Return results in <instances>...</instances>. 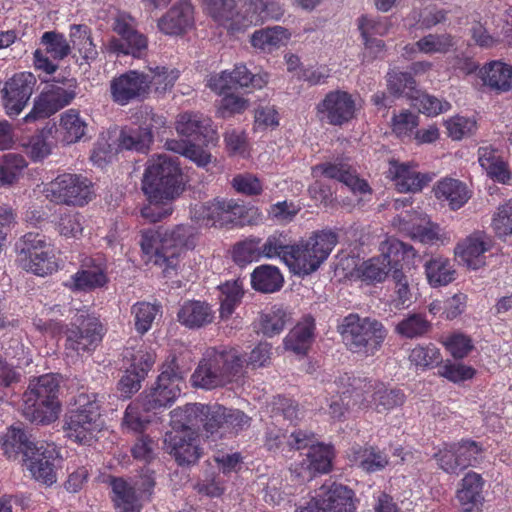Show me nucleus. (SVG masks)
I'll list each match as a JSON object with an SVG mask.
<instances>
[{
	"mask_svg": "<svg viewBox=\"0 0 512 512\" xmlns=\"http://www.w3.org/2000/svg\"><path fill=\"white\" fill-rule=\"evenodd\" d=\"M36 84L32 73H19L10 78L2 89V102L9 116H17L27 105Z\"/></svg>",
	"mask_w": 512,
	"mask_h": 512,
	"instance_id": "15",
	"label": "nucleus"
},
{
	"mask_svg": "<svg viewBox=\"0 0 512 512\" xmlns=\"http://www.w3.org/2000/svg\"><path fill=\"white\" fill-rule=\"evenodd\" d=\"M283 276L276 266L261 265L251 274L252 287L263 293H273L283 286Z\"/></svg>",
	"mask_w": 512,
	"mask_h": 512,
	"instance_id": "39",
	"label": "nucleus"
},
{
	"mask_svg": "<svg viewBox=\"0 0 512 512\" xmlns=\"http://www.w3.org/2000/svg\"><path fill=\"white\" fill-rule=\"evenodd\" d=\"M375 409L378 413H385L400 407L405 402V395L397 389L377 390L373 394Z\"/></svg>",
	"mask_w": 512,
	"mask_h": 512,
	"instance_id": "57",
	"label": "nucleus"
},
{
	"mask_svg": "<svg viewBox=\"0 0 512 512\" xmlns=\"http://www.w3.org/2000/svg\"><path fill=\"white\" fill-rule=\"evenodd\" d=\"M291 34L281 26H274L255 31L251 36V45L262 51L271 53L287 44Z\"/></svg>",
	"mask_w": 512,
	"mask_h": 512,
	"instance_id": "35",
	"label": "nucleus"
},
{
	"mask_svg": "<svg viewBox=\"0 0 512 512\" xmlns=\"http://www.w3.org/2000/svg\"><path fill=\"white\" fill-rule=\"evenodd\" d=\"M108 281L104 261L86 257L81 268L65 282V286L73 291H90L103 287Z\"/></svg>",
	"mask_w": 512,
	"mask_h": 512,
	"instance_id": "20",
	"label": "nucleus"
},
{
	"mask_svg": "<svg viewBox=\"0 0 512 512\" xmlns=\"http://www.w3.org/2000/svg\"><path fill=\"white\" fill-rule=\"evenodd\" d=\"M105 395L82 392L74 398L75 408L64 419L65 436L79 444H90L102 430L101 406Z\"/></svg>",
	"mask_w": 512,
	"mask_h": 512,
	"instance_id": "5",
	"label": "nucleus"
},
{
	"mask_svg": "<svg viewBox=\"0 0 512 512\" xmlns=\"http://www.w3.org/2000/svg\"><path fill=\"white\" fill-rule=\"evenodd\" d=\"M490 248V237L484 231H475L456 245L454 253L465 266L477 270L486 264L485 253Z\"/></svg>",
	"mask_w": 512,
	"mask_h": 512,
	"instance_id": "22",
	"label": "nucleus"
},
{
	"mask_svg": "<svg viewBox=\"0 0 512 512\" xmlns=\"http://www.w3.org/2000/svg\"><path fill=\"white\" fill-rule=\"evenodd\" d=\"M301 207L293 201H280L270 206L268 215L274 222L278 224L290 223L299 213Z\"/></svg>",
	"mask_w": 512,
	"mask_h": 512,
	"instance_id": "62",
	"label": "nucleus"
},
{
	"mask_svg": "<svg viewBox=\"0 0 512 512\" xmlns=\"http://www.w3.org/2000/svg\"><path fill=\"white\" fill-rule=\"evenodd\" d=\"M178 320L188 328H200L210 324L214 312L209 304L201 301L185 302L178 312Z\"/></svg>",
	"mask_w": 512,
	"mask_h": 512,
	"instance_id": "34",
	"label": "nucleus"
},
{
	"mask_svg": "<svg viewBox=\"0 0 512 512\" xmlns=\"http://www.w3.org/2000/svg\"><path fill=\"white\" fill-rule=\"evenodd\" d=\"M232 74L234 88L261 89L268 83V74H252L244 65H236L230 72Z\"/></svg>",
	"mask_w": 512,
	"mask_h": 512,
	"instance_id": "55",
	"label": "nucleus"
},
{
	"mask_svg": "<svg viewBox=\"0 0 512 512\" xmlns=\"http://www.w3.org/2000/svg\"><path fill=\"white\" fill-rule=\"evenodd\" d=\"M485 85L498 91H507L512 82V66L501 61H492L481 69Z\"/></svg>",
	"mask_w": 512,
	"mask_h": 512,
	"instance_id": "38",
	"label": "nucleus"
},
{
	"mask_svg": "<svg viewBox=\"0 0 512 512\" xmlns=\"http://www.w3.org/2000/svg\"><path fill=\"white\" fill-rule=\"evenodd\" d=\"M289 445L298 450L309 447L301 465L303 470L308 471L310 478L315 477L320 472V445L316 443L315 436L301 430L293 432Z\"/></svg>",
	"mask_w": 512,
	"mask_h": 512,
	"instance_id": "32",
	"label": "nucleus"
},
{
	"mask_svg": "<svg viewBox=\"0 0 512 512\" xmlns=\"http://www.w3.org/2000/svg\"><path fill=\"white\" fill-rule=\"evenodd\" d=\"M243 211L233 199L215 198L195 208L194 217L207 227H223L235 223Z\"/></svg>",
	"mask_w": 512,
	"mask_h": 512,
	"instance_id": "13",
	"label": "nucleus"
},
{
	"mask_svg": "<svg viewBox=\"0 0 512 512\" xmlns=\"http://www.w3.org/2000/svg\"><path fill=\"white\" fill-rule=\"evenodd\" d=\"M319 234L314 232L307 240L291 245L284 255V262L290 271L299 276L315 272L320 265Z\"/></svg>",
	"mask_w": 512,
	"mask_h": 512,
	"instance_id": "14",
	"label": "nucleus"
},
{
	"mask_svg": "<svg viewBox=\"0 0 512 512\" xmlns=\"http://www.w3.org/2000/svg\"><path fill=\"white\" fill-rule=\"evenodd\" d=\"M431 329V323L421 314H411L400 321L395 331L403 337L414 338L426 334Z\"/></svg>",
	"mask_w": 512,
	"mask_h": 512,
	"instance_id": "56",
	"label": "nucleus"
},
{
	"mask_svg": "<svg viewBox=\"0 0 512 512\" xmlns=\"http://www.w3.org/2000/svg\"><path fill=\"white\" fill-rule=\"evenodd\" d=\"M425 271L428 282L433 287L445 286L454 280L455 270L450 260L441 256L427 261Z\"/></svg>",
	"mask_w": 512,
	"mask_h": 512,
	"instance_id": "44",
	"label": "nucleus"
},
{
	"mask_svg": "<svg viewBox=\"0 0 512 512\" xmlns=\"http://www.w3.org/2000/svg\"><path fill=\"white\" fill-rule=\"evenodd\" d=\"M334 384L338 387L337 393L342 394L344 398L354 399V404L365 399V394L373 390L371 381L366 378L350 376L347 373L340 376Z\"/></svg>",
	"mask_w": 512,
	"mask_h": 512,
	"instance_id": "41",
	"label": "nucleus"
},
{
	"mask_svg": "<svg viewBox=\"0 0 512 512\" xmlns=\"http://www.w3.org/2000/svg\"><path fill=\"white\" fill-rule=\"evenodd\" d=\"M27 166L25 158L19 154H7L0 163V185L14 183Z\"/></svg>",
	"mask_w": 512,
	"mask_h": 512,
	"instance_id": "50",
	"label": "nucleus"
},
{
	"mask_svg": "<svg viewBox=\"0 0 512 512\" xmlns=\"http://www.w3.org/2000/svg\"><path fill=\"white\" fill-rule=\"evenodd\" d=\"M291 319V312L287 308L282 305H274L268 312L261 315V330L264 335L272 337L281 333Z\"/></svg>",
	"mask_w": 512,
	"mask_h": 512,
	"instance_id": "45",
	"label": "nucleus"
},
{
	"mask_svg": "<svg viewBox=\"0 0 512 512\" xmlns=\"http://www.w3.org/2000/svg\"><path fill=\"white\" fill-rule=\"evenodd\" d=\"M324 486H327V490L322 498V511L355 512L352 489L335 481L322 485V488Z\"/></svg>",
	"mask_w": 512,
	"mask_h": 512,
	"instance_id": "30",
	"label": "nucleus"
},
{
	"mask_svg": "<svg viewBox=\"0 0 512 512\" xmlns=\"http://www.w3.org/2000/svg\"><path fill=\"white\" fill-rule=\"evenodd\" d=\"M70 42L82 57L86 60H93L98 52L90 35V29L86 25H72L70 27Z\"/></svg>",
	"mask_w": 512,
	"mask_h": 512,
	"instance_id": "49",
	"label": "nucleus"
},
{
	"mask_svg": "<svg viewBox=\"0 0 512 512\" xmlns=\"http://www.w3.org/2000/svg\"><path fill=\"white\" fill-rule=\"evenodd\" d=\"M153 141V134L148 127H125L121 130L118 142L119 146L126 150L146 152Z\"/></svg>",
	"mask_w": 512,
	"mask_h": 512,
	"instance_id": "42",
	"label": "nucleus"
},
{
	"mask_svg": "<svg viewBox=\"0 0 512 512\" xmlns=\"http://www.w3.org/2000/svg\"><path fill=\"white\" fill-rule=\"evenodd\" d=\"M389 176L395 181L399 192H418L429 181L430 178L417 172L406 164H398L395 161L390 162Z\"/></svg>",
	"mask_w": 512,
	"mask_h": 512,
	"instance_id": "31",
	"label": "nucleus"
},
{
	"mask_svg": "<svg viewBox=\"0 0 512 512\" xmlns=\"http://www.w3.org/2000/svg\"><path fill=\"white\" fill-rule=\"evenodd\" d=\"M184 374L173 357L163 365L155 386L143 398V408L151 410L171 405L181 393Z\"/></svg>",
	"mask_w": 512,
	"mask_h": 512,
	"instance_id": "10",
	"label": "nucleus"
},
{
	"mask_svg": "<svg viewBox=\"0 0 512 512\" xmlns=\"http://www.w3.org/2000/svg\"><path fill=\"white\" fill-rule=\"evenodd\" d=\"M72 325L74 327L66 334L65 353L67 357L76 358L98 345L102 338V326L84 311L75 315Z\"/></svg>",
	"mask_w": 512,
	"mask_h": 512,
	"instance_id": "11",
	"label": "nucleus"
},
{
	"mask_svg": "<svg viewBox=\"0 0 512 512\" xmlns=\"http://www.w3.org/2000/svg\"><path fill=\"white\" fill-rule=\"evenodd\" d=\"M290 246L286 235L274 233L264 243L260 242L262 258L281 257L284 261V255L289 251Z\"/></svg>",
	"mask_w": 512,
	"mask_h": 512,
	"instance_id": "61",
	"label": "nucleus"
},
{
	"mask_svg": "<svg viewBox=\"0 0 512 512\" xmlns=\"http://www.w3.org/2000/svg\"><path fill=\"white\" fill-rule=\"evenodd\" d=\"M484 481L480 474L468 472L461 480L456 499L460 512H480L484 502L482 493Z\"/></svg>",
	"mask_w": 512,
	"mask_h": 512,
	"instance_id": "26",
	"label": "nucleus"
},
{
	"mask_svg": "<svg viewBox=\"0 0 512 512\" xmlns=\"http://www.w3.org/2000/svg\"><path fill=\"white\" fill-rule=\"evenodd\" d=\"M261 239L250 237L237 243L233 249V259L239 265H245L262 258L260 249Z\"/></svg>",
	"mask_w": 512,
	"mask_h": 512,
	"instance_id": "53",
	"label": "nucleus"
},
{
	"mask_svg": "<svg viewBox=\"0 0 512 512\" xmlns=\"http://www.w3.org/2000/svg\"><path fill=\"white\" fill-rule=\"evenodd\" d=\"M381 255L365 261L360 272L362 276L370 281H382L389 273H393L395 267L402 262H412L416 256L413 246L408 245L396 238H389L380 246Z\"/></svg>",
	"mask_w": 512,
	"mask_h": 512,
	"instance_id": "8",
	"label": "nucleus"
},
{
	"mask_svg": "<svg viewBox=\"0 0 512 512\" xmlns=\"http://www.w3.org/2000/svg\"><path fill=\"white\" fill-rule=\"evenodd\" d=\"M88 124L76 109H68L60 115L58 131L66 144L80 141L86 134Z\"/></svg>",
	"mask_w": 512,
	"mask_h": 512,
	"instance_id": "36",
	"label": "nucleus"
},
{
	"mask_svg": "<svg viewBox=\"0 0 512 512\" xmlns=\"http://www.w3.org/2000/svg\"><path fill=\"white\" fill-rule=\"evenodd\" d=\"M386 78L388 91L396 97L406 96L412 99L418 93L416 81L411 73L392 70L387 73Z\"/></svg>",
	"mask_w": 512,
	"mask_h": 512,
	"instance_id": "47",
	"label": "nucleus"
},
{
	"mask_svg": "<svg viewBox=\"0 0 512 512\" xmlns=\"http://www.w3.org/2000/svg\"><path fill=\"white\" fill-rule=\"evenodd\" d=\"M322 106L329 123L335 126H342L350 122L356 117L358 110L352 95L342 90L326 94Z\"/></svg>",
	"mask_w": 512,
	"mask_h": 512,
	"instance_id": "23",
	"label": "nucleus"
},
{
	"mask_svg": "<svg viewBox=\"0 0 512 512\" xmlns=\"http://www.w3.org/2000/svg\"><path fill=\"white\" fill-rule=\"evenodd\" d=\"M415 45L425 54H446L455 46V38L450 33H431L420 38Z\"/></svg>",
	"mask_w": 512,
	"mask_h": 512,
	"instance_id": "48",
	"label": "nucleus"
},
{
	"mask_svg": "<svg viewBox=\"0 0 512 512\" xmlns=\"http://www.w3.org/2000/svg\"><path fill=\"white\" fill-rule=\"evenodd\" d=\"M175 129L181 136L193 138L194 140L204 139L208 144H215L218 136L211 126V120L200 113L184 112L177 116Z\"/></svg>",
	"mask_w": 512,
	"mask_h": 512,
	"instance_id": "24",
	"label": "nucleus"
},
{
	"mask_svg": "<svg viewBox=\"0 0 512 512\" xmlns=\"http://www.w3.org/2000/svg\"><path fill=\"white\" fill-rule=\"evenodd\" d=\"M435 195L438 199L447 201L452 210L460 209L471 197L466 185L452 178L440 181Z\"/></svg>",
	"mask_w": 512,
	"mask_h": 512,
	"instance_id": "37",
	"label": "nucleus"
},
{
	"mask_svg": "<svg viewBox=\"0 0 512 512\" xmlns=\"http://www.w3.org/2000/svg\"><path fill=\"white\" fill-rule=\"evenodd\" d=\"M110 48L114 52L139 57L142 51L147 48V39L144 35L135 30L124 39H112Z\"/></svg>",
	"mask_w": 512,
	"mask_h": 512,
	"instance_id": "54",
	"label": "nucleus"
},
{
	"mask_svg": "<svg viewBox=\"0 0 512 512\" xmlns=\"http://www.w3.org/2000/svg\"><path fill=\"white\" fill-rule=\"evenodd\" d=\"M59 381L53 374L33 379L23 394V415L31 422H53L60 410Z\"/></svg>",
	"mask_w": 512,
	"mask_h": 512,
	"instance_id": "7",
	"label": "nucleus"
},
{
	"mask_svg": "<svg viewBox=\"0 0 512 512\" xmlns=\"http://www.w3.org/2000/svg\"><path fill=\"white\" fill-rule=\"evenodd\" d=\"M205 405L200 403L186 404L171 411L172 429H194L204 421Z\"/></svg>",
	"mask_w": 512,
	"mask_h": 512,
	"instance_id": "40",
	"label": "nucleus"
},
{
	"mask_svg": "<svg viewBox=\"0 0 512 512\" xmlns=\"http://www.w3.org/2000/svg\"><path fill=\"white\" fill-rule=\"evenodd\" d=\"M182 179L179 164L167 155H157L148 162L142 190L149 204L141 209L143 218L157 222L171 215V202L180 195Z\"/></svg>",
	"mask_w": 512,
	"mask_h": 512,
	"instance_id": "1",
	"label": "nucleus"
},
{
	"mask_svg": "<svg viewBox=\"0 0 512 512\" xmlns=\"http://www.w3.org/2000/svg\"><path fill=\"white\" fill-rule=\"evenodd\" d=\"M194 24V9L189 0L174 4L158 20V28L166 35L177 36L185 33Z\"/></svg>",
	"mask_w": 512,
	"mask_h": 512,
	"instance_id": "25",
	"label": "nucleus"
},
{
	"mask_svg": "<svg viewBox=\"0 0 512 512\" xmlns=\"http://www.w3.org/2000/svg\"><path fill=\"white\" fill-rule=\"evenodd\" d=\"M58 453L54 445L40 443L31 455L24 459V466L38 482L52 485L57 480Z\"/></svg>",
	"mask_w": 512,
	"mask_h": 512,
	"instance_id": "19",
	"label": "nucleus"
},
{
	"mask_svg": "<svg viewBox=\"0 0 512 512\" xmlns=\"http://www.w3.org/2000/svg\"><path fill=\"white\" fill-rule=\"evenodd\" d=\"M196 230L191 225H178L171 230H144L140 245L147 263H153L169 276L178 265V258L184 248L194 245Z\"/></svg>",
	"mask_w": 512,
	"mask_h": 512,
	"instance_id": "3",
	"label": "nucleus"
},
{
	"mask_svg": "<svg viewBox=\"0 0 512 512\" xmlns=\"http://www.w3.org/2000/svg\"><path fill=\"white\" fill-rule=\"evenodd\" d=\"M411 100L412 105L416 107L419 112L428 116L438 115L450 108V104L448 102H442L438 98L423 93L420 90H418V93L415 94V97H413Z\"/></svg>",
	"mask_w": 512,
	"mask_h": 512,
	"instance_id": "59",
	"label": "nucleus"
},
{
	"mask_svg": "<svg viewBox=\"0 0 512 512\" xmlns=\"http://www.w3.org/2000/svg\"><path fill=\"white\" fill-rule=\"evenodd\" d=\"M493 228L499 237L512 235V199L498 208Z\"/></svg>",
	"mask_w": 512,
	"mask_h": 512,
	"instance_id": "64",
	"label": "nucleus"
},
{
	"mask_svg": "<svg viewBox=\"0 0 512 512\" xmlns=\"http://www.w3.org/2000/svg\"><path fill=\"white\" fill-rule=\"evenodd\" d=\"M22 266L38 276L51 274L57 269L53 248L45 236L28 233L22 240Z\"/></svg>",
	"mask_w": 512,
	"mask_h": 512,
	"instance_id": "12",
	"label": "nucleus"
},
{
	"mask_svg": "<svg viewBox=\"0 0 512 512\" xmlns=\"http://www.w3.org/2000/svg\"><path fill=\"white\" fill-rule=\"evenodd\" d=\"M57 229L64 237L77 238L82 235L83 217L79 213H64L59 219Z\"/></svg>",
	"mask_w": 512,
	"mask_h": 512,
	"instance_id": "63",
	"label": "nucleus"
},
{
	"mask_svg": "<svg viewBox=\"0 0 512 512\" xmlns=\"http://www.w3.org/2000/svg\"><path fill=\"white\" fill-rule=\"evenodd\" d=\"M205 12L219 25L238 30L263 22L278 20L284 13L278 0H202Z\"/></svg>",
	"mask_w": 512,
	"mask_h": 512,
	"instance_id": "2",
	"label": "nucleus"
},
{
	"mask_svg": "<svg viewBox=\"0 0 512 512\" xmlns=\"http://www.w3.org/2000/svg\"><path fill=\"white\" fill-rule=\"evenodd\" d=\"M147 82V94L149 95L152 88L158 94H164L172 89L179 77V71L176 69H167L165 67L156 66L143 71Z\"/></svg>",
	"mask_w": 512,
	"mask_h": 512,
	"instance_id": "43",
	"label": "nucleus"
},
{
	"mask_svg": "<svg viewBox=\"0 0 512 512\" xmlns=\"http://www.w3.org/2000/svg\"><path fill=\"white\" fill-rule=\"evenodd\" d=\"M226 413V408L221 405H205L204 421L201 424L208 437H213L219 430L225 431Z\"/></svg>",
	"mask_w": 512,
	"mask_h": 512,
	"instance_id": "58",
	"label": "nucleus"
},
{
	"mask_svg": "<svg viewBox=\"0 0 512 512\" xmlns=\"http://www.w3.org/2000/svg\"><path fill=\"white\" fill-rule=\"evenodd\" d=\"M322 174L345 184L354 193H370L371 188L366 180L359 178L355 169L345 162L322 164Z\"/></svg>",
	"mask_w": 512,
	"mask_h": 512,
	"instance_id": "29",
	"label": "nucleus"
},
{
	"mask_svg": "<svg viewBox=\"0 0 512 512\" xmlns=\"http://www.w3.org/2000/svg\"><path fill=\"white\" fill-rule=\"evenodd\" d=\"M47 199L56 204L83 206L92 200L91 181L78 174H62L44 188Z\"/></svg>",
	"mask_w": 512,
	"mask_h": 512,
	"instance_id": "9",
	"label": "nucleus"
},
{
	"mask_svg": "<svg viewBox=\"0 0 512 512\" xmlns=\"http://www.w3.org/2000/svg\"><path fill=\"white\" fill-rule=\"evenodd\" d=\"M219 291L220 316L221 318H227L241 301L244 294L243 282L240 279L226 281L219 286Z\"/></svg>",
	"mask_w": 512,
	"mask_h": 512,
	"instance_id": "46",
	"label": "nucleus"
},
{
	"mask_svg": "<svg viewBox=\"0 0 512 512\" xmlns=\"http://www.w3.org/2000/svg\"><path fill=\"white\" fill-rule=\"evenodd\" d=\"M164 449L182 464L195 463L200 457L198 436L194 429H171L164 437Z\"/></svg>",
	"mask_w": 512,
	"mask_h": 512,
	"instance_id": "18",
	"label": "nucleus"
},
{
	"mask_svg": "<svg viewBox=\"0 0 512 512\" xmlns=\"http://www.w3.org/2000/svg\"><path fill=\"white\" fill-rule=\"evenodd\" d=\"M337 331L350 353L364 358L375 356L387 337L380 321L354 313L344 317Z\"/></svg>",
	"mask_w": 512,
	"mask_h": 512,
	"instance_id": "6",
	"label": "nucleus"
},
{
	"mask_svg": "<svg viewBox=\"0 0 512 512\" xmlns=\"http://www.w3.org/2000/svg\"><path fill=\"white\" fill-rule=\"evenodd\" d=\"M160 307L148 302H138L131 308L134 316V326L138 333L145 334L152 326Z\"/></svg>",
	"mask_w": 512,
	"mask_h": 512,
	"instance_id": "51",
	"label": "nucleus"
},
{
	"mask_svg": "<svg viewBox=\"0 0 512 512\" xmlns=\"http://www.w3.org/2000/svg\"><path fill=\"white\" fill-rule=\"evenodd\" d=\"M41 44L45 46L46 54L54 60H62L71 52L70 43L65 36L55 31H47L41 37Z\"/></svg>",
	"mask_w": 512,
	"mask_h": 512,
	"instance_id": "52",
	"label": "nucleus"
},
{
	"mask_svg": "<svg viewBox=\"0 0 512 512\" xmlns=\"http://www.w3.org/2000/svg\"><path fill=\"white\" fill-rule=\"evenodd\" d=\"M243 376V360L234 348L206 349L193 374L195 388L211 390L237 382Z\"/></svg>",
	"mask_w": 512,
	"mask_h": 512,
	"instance_id": "4",
	"label": "nucleus"
},
{
	"mask_svg": "<svg viewBox=\"0 0 512 512\" xmlns=\"http://www.w3.org/2000/svg\"><path fill=\"white\" fill-rule=\"evenodd\" d=\"M112 500L117 512H140L142 498L135 487L122 478L111 480Z\"/></svg>",
	"mask_w": 512,
	"mask_h": 512,
	"instance_id": "33",
	"label": "nucleus"
},
{
	"mask_svg": "<svg viewBox=\"0 0 512 512\" xmlns=\"http://www.w3.org/2000/svg\"><path fill=\"white\" fill-rule=\"evenodd\" d=\"M315 329V319L311 316L303 317L284 338L285 350L296 354H305L313 342Z\"/></svg>",
	"mask_w": 512,
	"mask_h": 512,
	"instance_id": "28",
	"label": "nucleus"
},
{
	"mask_svg": "<svg viewBox=\"0 0 512 512\" xmlns=\"http://www.w3.org/2000/svg\"><path fill=\"white\" fill-rule=\"evenodd\" d=\"M392 225L412 239L419 240L422 243H429L438 239V233L428 217L413 208L400 211L394 217Z\"/></svg>",
	"mask_w": 512,
	"mask_h": 512,
	"instance_id": "21",
	"label": "nucleus"
},
{
	"mask_svg": "<svg viewBox=\"0 0 512 512\" xmlns=\"http://www.w3.org/2000/svg\"><path fill=\"white\" fill-rule=\"evenodd\" d=\"M410 264L411 262H402L399 267H395V270H393V273L391 274L396 285L397 299L395 307L397 308L409 306L411 292L404 269L405 267H409Z\"/></svg>",
	"mask_w": 512,
	"mask_h": 512,
	"instance_id": "60",
	"label": "nucleus"
},
{
	"mask_svg": "<svg viewBox=\"0 0 512 512\" xmlns=\"http://www.w3.org/2000/svg\"><path fill=\"white\" fill-rule=\"evenodd\" d=\"M75 97V92L58 84L47 85L35 99L33 109L24 117L26 123L43 119L68 105Z\"/></svg>",
	"mask_w": 512,
	"mask_h": 512,
	"instance_id": "17",
	"label": "nucleus"
},
{
	"mask_svg": "<svg viewBox=\"0 0 512 512\" xmlns=\"http://www.w3.org/2000/svg\"><path fill=\"white\" fill-rule=\"evenodd\" d=\"M40 443L35 442L24 429L11 427L2 437L4 455L11 460L22 455L23 460L28 458Z\"/></svg>",
	"mask_w": 512,
	"mask_h": 512,
	"instance_id": "27",
	"label": "nucleus"
},
{
	"mask_svg": "<svg viewBox=\"0 0 512 512\" xmlns=\"http://www.w3.org/2000/svg\"><path fill=\"white\" fill-rule=\"evenodd\" d=\"M110 93L112 100L121 106L147 99V82L143 71L130 70L113 78Z\"/></svg>",
	"mask_w": 512,
	"mask_h": 512,
	"instance_id": "16",
	"label": "nucleus"
}]
</instances>
